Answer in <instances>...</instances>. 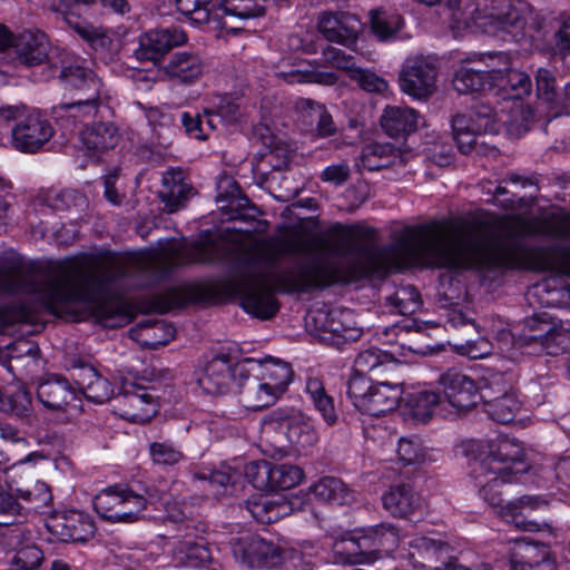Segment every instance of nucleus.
<instances>
[{
    "mask_svg": "<svg viewBox=\"0 0 570 570\" xmlns=\"http://www.w3.org/2000/svg\"><path fill=\"white\" fill-rule=\"evenodd\" d=\"M519 551L511 559V570H556L546 544L519 541Z\"/></svg>",
    "mask_w": 570,
    "mask_h": 570,
    "instance_id": "cd10ccee",
    "label": "nucleus"
},
{
    "mask_svg": "<svg viewBox=\"0 0 570 570\" xmlns=\"http://www.w3.org/2000/svg\"><path fill=\"white\" fill-rule=\"evenodd\" d=\"M386 364H391L389 354L379 348H368L360 352L355 357L354 373L365 375Z\"/></svg>",
    "mask_w": 570,
    "mask_h": 570,
    "instance_id": "e2e57ef3",
    "label": "nucleus"
},
{
    "mask_svg": "<svg viewBox=\"0 0 570 570\" xmlns=\"http://www.w3.org/2000/svg\"><path fill=\"white\" fill-rule=\"evenodd\" d=\"M16 492L20 499L30 504L35 511L47 508L52 502V494L47 483L36 481L24 488H17Z\"/></svg>",
    "mask_w": 570,
    "mask_h": 570,
    "instance_id": "603ef678",
    "label": "nucleus"
},
{
    "mask_svg": "<svg viewBox=\"0 0 570 570\" xmlns=\"http://www.w3.org/2000/svg\"><path fill=\"white\" fill-rule=\"evenodd\" d=\"M245 365L242 363L232 364L227 356L212 358L205 367L198 384L203 391L210 395L226 394L234 382L238 383L245 375Z\"/></svg>",
    "mask_w": 570,
    "mask_h": 570,
    "instance_id": "2eb2a0df",
    "label": "nucleus"
},
{
    "mask_svg": "<svg viewBox=\"0 0 570 570\" xmlns=\"http://www.w3.org/2000/svg\"><path fill=\"white\" fill-rule=\"evenodd\" d=\"M279 426L286 430L287 440L297 446L309 448L317 441L315 430L301 414L281 419Z\"/></svg>",
    "mask_w": 570,
    "mask_h": 570,
    "instance_id": "58836bf2",
    "label": "nucleus"
},
{
    "mask_svg": "<svg viewBox=\"0 0 570 570\" xmlns=\"http://www.w3.org/2000/svg\"><path fill=\"white\" fill-rule=\"evenodd\" d=\"M438 60L431 56L407 58L400 72L399 81L403 92L417 99L431 96L435 91Z\"/></svg>",
    "mask_w": 570,
    "mask_h": 570,
    "instance_id": "0eeeda50",
    "label": "nucleus"
},
{
    "mask_svg": "<svg viewBox=\"0 0 570 570\" xmlns=\"http://www.w3.org/2000/svg\"><path fill=\"white\" fill-rule=\"evenodd\" d=\"M21 507L0 487V537L8 547H17L31 539V532L20 524Z\"/></svg>",
    "mask_w": 570,
    "mask_h": 570,
    "instance_id": "aec40b11",
    "label": "nucleus"
},
{
    "mask_svg": "<svg viewBox=\"0 0 570 570\" xmlns=\"http://www.w3.org/2000/svg\"><path fill=\"white\" fill-rule=\"evenodd\" d=\"M11 46L19 63L26 67L45 66L43 76L53 69V65L63 53V50L51 47L47 36L40 30H23L13 37Z\"/></svg>",
    "mask_w": 570,
    "mask_h": 570,
    "instance_id": "423d86ee",
    "label": "nucleus"
},
{
    "mask_svg": "<svg viewBox=\"0 0 570 570\" xmlns=\"http://www.w3.org/2000/svg\"><path fill=\"white\" fill-rule=\"evenodd\" d=\"M318 246L332 258L293 259L282 265L314 249L312 238L292 230L249 245L226 246L219 254L203 244H191L176 262L212 263L219 257L232 264L242 307L255 317L268 320L279 309L275 292L306 293L411 266L505 271L507 217L498 234L480 230L478 225L455 236L453 225L442 220L413 225L385 247L375 245L374 228L336 223L318 239Z\"/></svg>",
    "mask_w": 570,
    "mask_h": 570,
    "instance_id": "f257e3e1",
    "label": "nucleus"
},
{
    "mask_svg": "<svg viewBox=\"0 0 570 570\" xmlns=\"http://www.w3.org/2000/svg\"><path fill=\"white\" fill-rule=\"evenodd\" d=\"M402 397V387L399 384L386 382L373 385L360 412L371 416H381L395 410Z\"/></svg>",
    "mask_w": 570,
    "mask_h": 570,
    "instance_id": "2f4dec72",
    "label": "nucleus"
},
{
    "mask_svg": "<svg viewBox=\"0 0 570 570\" xmlns=\"http://www.w3.org/2000/svg\"><path fill=\"white\" fill-rule=\"evenodd\" d=\"M245 472L254 488L271 490V462L265 460L250 462L246 465Z\"/></svg>",
    "mask_w": 570,
    "mask_h": 570,
    "instance_id": "774afa93",
    "label": "nucleus"
},
{
    "mask_svg": "<svg viewBox=\"0 0 570 570\" xmlns=\"http://www.w3.org/2000/svg\"><path fill=\"white\" fill-rule=\"evenodd\" d=\"M72 380L79 394L87 400L102 404L111 399L114 389L111 383L91 365H81L72 373Z\"/></svg>",
    "mask_w": 570,
    "mask_h": 570,
    "instance_id": "b1692460",
    "label": "nucleus"
},
{
    "mask_svg": "<svg viewBox=\"0 0 570 570\" xmlns=\"http://www.w3.org/2000/svg\"><path fill=\"white\" fill-rule=\"evenodd\" d=\"M187 41L185 31L177 27L149 30L139 39L135 57L141 62L158 63L174 47Z\"/></svg>",
    "mask_w": 570,
    "mask_h": 570,
    "instance_id": "4468645a",
    "label": "nucleus"
},
{
    "mask_svg": "<svg viewBox=\"0 0 570 570\" xmlns=\"http://www.w3.org/2000/svg\"><path fill=\"white\" fill-rule=\"evenodd\" d=\"M409 154H403L392 144L373 142L366 145L361 154L362 167L370 170H381L392 166H404Z\"/></svg>",
    "mask_w": 570,
    "mask_h": 570,
    "instance_id": "7c9ffc66",
    "label": "nucleus"
},
{
    "mask_svg": "<svg viewBox=\"0 0 570 570\" xmlns=\"http://www.w3.org/2000/svg\"><path fill=\"white\" fill-rule=\"evenodd\" d=\"M547 505L548 502L539 495H522L501 507V510H498L497 513L505 522L523 531L538 532L547 530L551 532L552 525L550 523H539L529 518L532 511Z\"/></svg>",
    "mask_w": 570,
    "mask_h": 570,
    "instance_id": "a211bd4d",
    "label": "nucleus"
},
{
    "mask_svg": "<svg viewBox=\"0 0 570 570\" xmlns=\"http://www.w3.org/2000/svg\"><path fill=\"white\" fill-rule=\"evenodd\" d=\"M79 137L83 148L94 156L114 149L121 139L119 128L111 121L86 126Z\"/></svg>",
    "mask_w": 570,
    "mask_h": 570,
    "instance_id": "bb28decb",
    "label": "nucleus"
},
{
    "mask_svg": "<svg viewBox=\"0 0 570 570\" xmlns=\"http://www.w3.org/2000/svg\"><path fill=\"white\" fill-rule=\"evenodd\" d=\"M178 10L188 16L196 23L216 21L222 13L218 10L217 0H176Z\"/></svg>",
    "mask_w": 570,
    "mask_h": 570,
    "instance_id": "de8ad7c7",
    "label": "nucleus"
},
{
    "mask_svg": "<svg viewBox=\"0 0 570 570\" xmlns=\"http://www.w3.org/2000/svg\"><path fill=\"white\" fill-rule=\"evenodd\" d=\"M98 322L108 328H116L127 325L131 321V314L119 302L100 304L96 312Z\"/></svg>",
    "mask_w": 570,
    "mask_h": 570,
    "instance_id": "3c124183",
    "label": "nucleus"
},
{
    "mask_svg": "<svg viewBox=\"0 0 570 570\" xmlns=\"http://www.w3.org/2000/svg\"><path fill=\"white\" fill-rule=\"evenodd\" d=\"M463 452L481 498L501 510L504 504L499 488L517 481L518 475L529 469L523 448L515 440L501 438L494 442L469 441L463 445Z\"/></svg>",
    "mask_w": 570,
    "mask_h": 570,
    "instance_id": "7ed1b4c3",
    "label": "nucleus"
},
{
    "mask_svg": "<svg viewBox=\"0 0 570 570\" xmlns=\"http://www.w3.org/2000/svg\"><path fill=\"white\" fill-rule=\"evenodd\" d=\"M490 60L498 59L502 67L492 68L493 94L492 96L502 100H521L531 92L532 81L530 77L518 69H512L511 57L505 52L488 55Z\"/></svg>",
    "mask_w": 570,
    "mask_h": 570,
    "instance_id": "6e6552de",
    "label": "nucleus"
},
{
    "mask_svg": "<svg viewBox=\"0 0 570 570\" xmlns=\"http://www.w3.org/2000/svg\"><path fill=\"white\" fill-rule=\"evenodd\" d=\"M312 493L321 501L345 504L352 499L346 484L335 476H324L311 487Z\"/></svg>",
    "mask_w": 570,
    "mask_h": 570,
    "instance_id": "37998d69",
    "label": "nucleus"
},
{
    "mask_svg": "<svg viewBox=\"0 0 570 570\" xmlns=\"http://www.w3.org/2000/svg\"><path fill=\"white\" fill-rule=\"evenodd\" d=\"M367 549L364 540V534L360 537L342 538L334 543V551L336 554L342 556L343 562L356 563L360 562V556Z\"/></svg>",
    "mask_w": 570,
    "mask_h": 570,
    "instance_id": "680f3d73",
    "label": "nucleus"
},
{
    "mask_svg": "<svg viewBox=\"0 0 570 570\" xmlns=\"http://www.w3.org/2000/svg\"><path fill=\"white\" fill-rule=\"evenodd\" d=\"M383 508L394 517L409 518L421 504V498L410 484H395L382 495Z\"/></svg>",
    "mask_w": 570,
    "mask_h": 570,
    "instance_id": "72a5a7b5",
    "label": "nucleus"
},
{
    "mask_svg": "<svg viewBox=\"0 0 570 570\" xmlns=\"http://www.w3.org/2000/svg\"><path fill=\"white\" fill-rule=\"evenodd\" d=\"M163 70L170 79L183 83H190L203 73L204 63L198 55L180 51L170 56Z\"/></svg>",
    "mask_w": 570,
    "mask_h": 570,
    "instance_id": "f704fd0d",
    "label": "nucleus"
},
{
    "mask_svg": "<svg viewBox=\"0 0 570 570\" xmlns=\"http://www.w3.org/2000/svg\"><path fill=\"white\" fill-rule=\"evenodd\" d=\"M233 551L235 554H242L244 561L250 567L261 569H269L275 567L279 561V553L269 543L261 539H236L233 542Z\"/></svg>",
    "mask_w": 570,
    "mask_h": 570,
    "instance_id": "c85d7f7f",
    "label": "nucleus"
},
{
    "mask_svg": "<svg viewBox=\"0 0 570 570\" xmlns=\"http://www.w3.org/2000/svg\"><path fill=\"white\" fill-rule=\"evenodd\" d=\"M543 334L514 335L508 330L498 333L499 348L510 360H517L519 355H540L547 354L546 343L542 340Z\"/></svg>",
    "mask_w": 570,
    "mask_h": 570,
    "instance_id": "c756f323",
    "label": "nucleus"
},
{
    "mask_svg": "<svg viewBox=\"0 0 570 570\" xmlns=\"http://www.w3.org/2000/svg\"><path fill=\"white\" fill-rule=\"evenodd\" d=\"M37 397L45 407L63 411L72 401L78 400V392L76 385L66 377L53 374L39 383Z\"/></svg>",
    "mask_w": 570,
    "mask_h": 570,
    "instance_id": "5701e85b",
    "label": "nucleus"
},
{
    "mask_svg": "<svg viewBox=\"0 0 570 570\" xmlns=\"http://www.w3.org/2000/svg\"><path fill=\"white\" fill-rule=\"evenodd\" d=\"M176 553L189 567H199L212 560V553L205 543L190 540L179 542Z\"/></svg>",
    "mask_w": 570,
    "mask_h": 570,
    "instance_id": "6e6d98bb",
    "label": "nucleus"
},
{
    "mask_svg": "<svg viewBox=\"0 0 570 570\" xmlns=\"http://www.w3.org/2000/svg\"><path fill=\"white\" fill-rule=\"evenodd\" d=\"M194 194V188L181 168H169L163 176L159 197L169 213L184 208Z\"/></svg>",
    "mask_w": 570,
    "mask_h": 570,
    "instance_id": "393cba45",
    "label": "nucleus"
},
{
    "mask_svg": "<svg viewBox=\"0 0 570 570\" xmlns=\"http://www.w3.org/2000/svg\"><path fill=\"white\" fill-rule=\"evenodd\" d=\"M261 371V377L273 387L279 397L292 382L294 372L291 365L281 360H269L257 365Z\"/></svg>",
    "mask_w": 570,
    "mask_h": 570,
    "instance_id": "a19ab883",
    "label": "nucleus"
},
{
    "mask_svg": "<svg viewBox=\"0 0 570 570\" xmlns=\"http://www.w3.org/2000/svg\"><path fill=\"white\" fill-rule=\"evenodd\" d=\"M390 304L402 315L414 313L421 305V295L414 286H404L387 298Z\"/></svg>",
    "mask_w": 570,
    "mask_h": 570,
    "instance_id": "052dcab7",
    "label": "nucleus"
},
{
    "mask_svg": "<svg viewBox=\"0 0 570 570\" xmlns=\"http://www.w3.org/2000/svg\"><path fill=\"white\" fill-rule=\"evenodd\" d=\"M453 138L463 154H469L483 134L499 132V122L493 108L481 105L466 114H458L451 121Z\"/></svg>",
    "mask_w": 570,
    "mask_h": 570,
    "instance_id": "39448f33",
    "label": "nucleus"
},
{
    "mask_svg": "<svg viewBox=\"0 0 570 570\" xmlns=\"http://www.w3.org/2000/svg\"><path fill=\"white\" fill-rule=\"evenodd\" d=\"M109 288V277L97 266L72 262L43 277L22 278V291L36 294L55 316L77 320L85 305L99 303Z\"/></svg>",
    "mask_w": 570,
    "mask_h": 570,
    "instance_id": "f03ea898",
    "label": "nucleus"
},
{
    "mask_svg": "<svg viewBox=\"0 0 570 570\" xmlns=\"http://www.w3.org/2000/svg\"><path fill=\"white\" fill-rule=\"evenodd\" d=\"M149 454L155 464L175 465L185 459L183 451L168 442H153Z\"/></svg>",
    "mask_w": 570,
    "mask_h": 570,
    "instance_id": "0e129e2a",
    "label": "nucleus"
},
{
    "mask_svg": "<svg viewBox=\"0 0 570 570\" xmlns=\"http://www.w3.org/2000/svg\"><path fill=\"white\" fill-rule=\"evenodd\" d=\"M117 406L125 420L134 423L149 422L158 412V404L148 387L130 384L117 396Z\"/></svg>",
    "mask_w": 570,
    "mask_h": 570,
    "instance_id": "f3484780",
    "label": "nucleus"
},
{
    "mask_svg": "<svg viewBox=\"0 0 570 570\" xmlns=\"http://www.w3.org/2000/svg\"><path fill=\"white\" fill-rule=\"evenodd\" d=\"M299 110L307 111L311 121H316V131L321 137H330L336 134L337 128L324 105L311 99H299L296 102Z\"/></svg>",
    "mask_w": 570,
    "mask_h": 570,
    "instance_id": "09e8293b",
    "label": "nucleus"
},
{
    "mask_svg": "<svg viewBox=\"0 0 570 570\" xmlns=\"http://www.w3.org/2000/svg\"><path fill=\"white\" fill-rule=\"evenodd\" d=\"M303 476V470L296 465L272 463L269 491L292 489L301 483Z\"/></svg>",
    "mask_w": 570,
    "mask_h": 570,
    "instance_id": "8fccbe9b",
    "label": "nucleus"
},
{
    "mask_svg": "<svg viewBox=\"0 0 570 570\" xmlns=\"http://www.w3.org/2000/svg\"><path fill=\"white\" fill-rule=\"evenodd\" d=\"M36 316L23 304H9L0 306V333H6L14 324H31Z\"/></svg>",
    "mask_w": 570,
    "mask_h": 570,
    "instance_id": "4d7b16f0",
    "label": "nucleus"
},
{
    "mask_svg": "<svg viewBox=\"0 0 570 570\" xmlns=\"http://www.w3.org/2000/svg\"><path fill=\"white\" fill-rule=\"evenodd\" d=\"M218 10L222 16L216 18L218 27L227 32L236 33L244 29L243 26H234L228 22V18H235L238 21L263 17L265 14L266 0H217Z\"/></svg>",
    "mask_w": 570,
    "mask_h": 570,
    "instance_id": "4be33fe9",
    "label": "nucleus"
},
{
    "mask_svg": "<svg viewBox=\"0 0 570 570\" xmlns=\"http://www.w3.org/2000/svg\"><path fill=\"white\" fill-rule=\"evenodd\" d=\"M58 77L66 86L78 91V96L100 95L101 81L92 70L78 65L73 58L63 51L53 69L45 75V79Z\"/></svg>",
    "mask_w": 570,
    "mask_h": 570,
    "instance_id": "f8f14e48",
    "label": "nucleus"
},
{
    "mask_svg": "<svg viewBox=\"0 0 570 570\" xmlns=\"http://www.w3.org/2000/svg\"><path fill=\"white\" fill-rule=\"evenodd\" d=\"M411 405L413 415L425 421L434 414L445 416L449 413L446 403L434 391H420L412 395Z\"/></svg>",
    "mask_w": 570,
    "mask_h": 570,
    "instance_id": "c03bdc74",
    "label": "nucleus"
},
{
    "mask_svg": "<svg viewBox=\"0 0 570 570\" xmlns=\"http://www.w3.org/2000/svg\"><path fill=\"white\" fill-rule=\"evenodd\" d=\"M403 24L402 17L396 13L374 10L371 12V28L377 38L386 40L393 37Z\"/></svg>",
    "mask_w": 570,
    "mask_h": 570,
    "instance_id": "864d4df0",
    "label": "nucleus"
},
{
    "mask_svg": "<svg viewBox=\"0 0 570 570\" xmlns=\"http://www.w3.org/2000/svg\"><path fill=\"white\" fill-rule=\"evenodd\" d=\"M420 115L412 108L387 106L381 116V127L390 137L399 138L416 131Z\"/></svg>",
    "mask_w": 570,
    "mask_h": 570,
    "instance_id": "473e14b6",
    "label": "nucleus"
},
{
    "mask_svg": "<svg viewBox=\"0 0 570 570\" xmlns=\"http://www.w3.org/2000/svg\"><path fill=\"white\" fill-rule=\"evenodd\" d=\"M544 343L548 355L564 353L570 350V331L552 323V330L547 334Z\"/></svg>",
    "mask_w": 570,
    "mask_h": 570,
    "instance_id": "338daca9",
    "label": "nucleus"
},
{
    "mask_svg": "<svg viewBox=\"0 0 570 570\" xmlns=\"http://www.w3.org/2000/svg\"><path fill=\"white\" fill-rule=\"evenodd\" d=\"M50 207L57 212H71L81 214L88 207L87 197L75 189H65L57 193L50 199Z\"/></svg>",
    "mask_w": 570,
    "mask_h": 570,
    "instance_id": "5fc2aeb1",
    "label": "nucleus"
},
{
    "mask_svg": "<svg viewBox=\"0 0 570 570\" xmlns=\"http://www.w3.org/2000/svg\"><path fill=\"white\" fill-rule=\"evenodd\" d=\"M253 368L245 366V375L237 383L239 402L247 410L261 411L273 405L278 396L259 375L252 374Z\"/></svg>",
    "mask_w": 570,
    "mask_h": 570,
    "instance_id": "412c9836",
    "label": "nucleus"
},
{
    "mask_svg": "<svg viewBox=\"0 0 570 570\" xmlns=\"http://www.w3.org/2000/svg\"><path fill=\"white\" fill-rule=\"evenodd\" d=\"M368 550L394 551L400 543L399 529L392 523H381L363 530Z\"/></svg>",
    "mask_w": 570,
    "mask_h": 570,
    "instance_id": "79ce46f5",
    "label": "nucleus"
},
{
    "mask_svg": "<svg viewBox=\"0 0 570 570\" xmlns=\"http://www.w3.org/2000/svg\"><path fill=\"white\" fill-rule=\"evenodd\" d=\"M53 135L51 122L40 112H31L24 115L11 128V142L21 153L35 154L41 150Z\"/></svg>",
    "mask_w": 570,
    "mask_h": 570,
    "instance_id": "9d476101",
    "label": "nucleus"
},
{
    "mask_svg": "<svg viewBox=\"0 0 570 570\" xmlns=\"http://www.w3.org/2000/svg\"><path fill=\"white\" fill-rule=\"evenodd\" d=\"M488 70H479L466 65L460 66L453 73L452 86L460 95H491L493 94L492 68L494 63H487Z\"/></svg>",
    "mask_w": 570,
    "mask_h": 570,
    "instance_id": "a878e982",
    "label": "nucleus"
},
{
    "mask_svg": "<svg viewBox=\"0 0 570 570\" xmlns=\"http://www.w3.org/2000/svg\"><path fill=\"white\" fill-rule=\"evenodd\" d=\"M372 387L371 380L354 372L347 381V395L358 411H361L363 402L366 401Z\"/></svg>",
    "mask_w": 570,
    "mask_h": 570,
    "instance_id": "69168bd1",
    "label": "nucleus"
},
{
    "mask_svg": "<svg viewBox=\"0 0 570 570\" xmlns=\"http://www.w3.org/2000/svg\"><path fill=\"white\" fill-rule=\"evenodd\" d=\"M438 382L442 386L448 410L453 407L458 412L469 411L481 401L475 382L459 371H446Z\"/></svg>",
    "mask_w": 570,
    "mask_h": 570,
    "instance_id": "ddd939ff",
    "label": "nucleus"
},
{
    "mask_svg": "<svg viewBox=\"0 0 570 570\" xmlns=\"http://www.w3.org/2000/svg\"><path fill=\"white\" fill-rule=\"evenodd\" d=\"M98 515L111 523H134L142 518L148 500L122 484L110 485L94 498Z\"/></svg>",
    "mask_w": 570,
    "mask_h": 570,
    "instance_id": "20e7f679",
    "label": "nucleus"
},
{
    "mask_svg": "<svg viewBox=\"0 0 570 570\" xmlns=\"http://www.w3.org/2000/svg\"><path fill=\"white\" fill-rule=\"evenodd\" d=\"M101 104L100 95L78 96L70 102L59 104L53 108L55 114L73 122H82L97 116Z\"/></svg>",
    "mask_w": 570,
    "mask_h": 570,
    "instance_id": "e433bc0d",
    "label": "nucleus"
},
{
    "mask_svg": "<svg viewBox=\"0 0 570 570\" xmlns=\"http://www.w3.org/2000/svg\"><path fill=\"white\" fill-rule=\"evenodd\" d=\"M31 404V395L22 386L2 396V412L18 417L21 424L29 423Z\"/></svg>",
    "mask_w": 570,
    "mask_h": 570,
    "instance_id": "49530a36",
    "label": "nucleus"
},
{
    "mask_svg": "<svg viewBox=\"0 0 570 570\" xmlns=\"http://www.w3.org/2000/svg\"><path fill=\"white\" fill-rule=\"evenodd\" d=\"M362 334V328L355 325L353 315L348 311L330 312L321 327V340L337 348L356 342Z\"/></svg>",
    "mask_w": 570,
    "mask_h": 570,
    "instance_id": "6ab92c4d",
    "label": "nucleus"
},
{
    "mask_svg": "<svg viewBox=\"0 0 570 570\" xmlns=\"http://www.w3.org/2000/svg\"><path fill=\"white\" fill-rule=\"evenodd\" d=\"M484 406L485 412L493 421L508 424L514 420L520 411L521 402L515 393H508L498 397H490Z\"/></svg>",
    "mask_w": 570,
    "mask_h": 570,
    "instance_id": "a18cd8bd",
    "label": "nucleus"
},
{
    "mask_svg": "<svg viewBox=\"0 0 570 570\" xmlns=\"http://www.w3.org/2000/svg\"><path fill=\"white\" fill-rule=\"evenodd\" d=\"M538 293H547L546 304L550 306L570 305V286L562 278H550L537 285Z\"/></svg>",
    "mask_w": 570,
    "mask_h": 570,
    "instance_id": "13d9d810",
    "label": "nucleus"
},
{
    "mask_svg": "<svg viewBox=\"0 0 570 570\" xmlns=\"http://www.w3.org/2000/svg\"><path fill=\"white\" fill-rule=\"evenodd\" d=\"M305 392L324 421L330 425L334 424L337 421L334 400L325 390L322 380L318 377H308L305 384Z\"/></svg>",
    "mask_w": 570,
    "mask_h": 570,
    "instance_id": "ea45409f",
    "label": "nucleus"
},
{
    "mask_svg": "<svg viewBox=\"0 0 570 570\" xmlns=\"http://www.w3.org/2000/svg\"><path fill=\"white\" fill-rule=\"evenodd\" d=\"M508 393H515L512 386V375L510 373H494L489 379H484L479 396L481 401L488 403L490 397H498Z\"/></svg>",
    "mask_w": 570,
    "mask_h": 570,
    "instance_id": "bf43d9fd",
    "label": "nucleus"
},
{
    "mask_svg": "<svg viewBox=\"0 0 570 570\" xmlns=\"http://www.w3.org/2000/svg\"><path fill=\"white\" fill-rule=\"evenodd\" d=\"M218 200H227L232 215L230 219H240L246 220L248 218H254V214H248L247 212H257L255 205L250 203L247 196L242 191L238 184L229 177L224 178L218 184Z\"/></svg>",
    "mask_w": 570,
    "mask_h": 570,
    "instance_id": "c9c22d12",
    "label": "nucleus"
},
{
    "mask_svg": "<svg viewBox=\"0 0 570 570\" xmlns=\"http://www.w3.org/2000/svg\"><path fill=\"white\" fill-rule=\"evenodd\" d=\"M362 27L360 17L348 11L326 10L317 17V31L322 37L348 49L356 46Z\"/></svg>",
    "mask_w": 570,
    "mask_h": 570,
    "instance_id": "1a4fd4ad",
    "label": "nucleus"
},
{
    "mask_svg": "<svg viewBox=\"0 0 570 570\" xmlns=\"http://www.w3.org/2000/svg\"><path fill=\"white\" fill-rule=\"evenodd\" d=\"M244 508L259 523H273L286 514L287 504L264 494H254L244 502Z\"/></svg>",
    "mask_w": 570,
    "mask_h": 570,
    "instance_id": "4c0bfd02",
    "label": "nucleus"
},
{
    "mask_svg": "<svg viewBox=\"0 0 570 570\" xmlns=\"http://www.w3.org/2000/svg\"><path fill=\"white\" fill-rule=\"evenodd\" d=\"M46 527L48 531L62 542H86L94 537L96 525L85 512L68 510L49 515Z\"/></svg>",
    "mask_w": 570,
    "mask_h": 570,
    "instance_id": "9b49d317",
    "label": "nucleus"
},
{
    "mask_svg": "<svg viewBox=\"0 0 570 570\" xmlns=\"http://www.w3.org/2000/svg\"><path fill=\"white\" fill-rule=\"evenodd\" d=\"M488 19L491 31L504 40L519 42L525 38H534L528 26L529 19L533 17L525 6L509 4L504 10L490 14Z\"/></svg>",
    "mask_w": 570,
    "mask_h": 570,
    "instance_id": "dca6fc26",
    "label": "nucleus"
}]
</instances>
